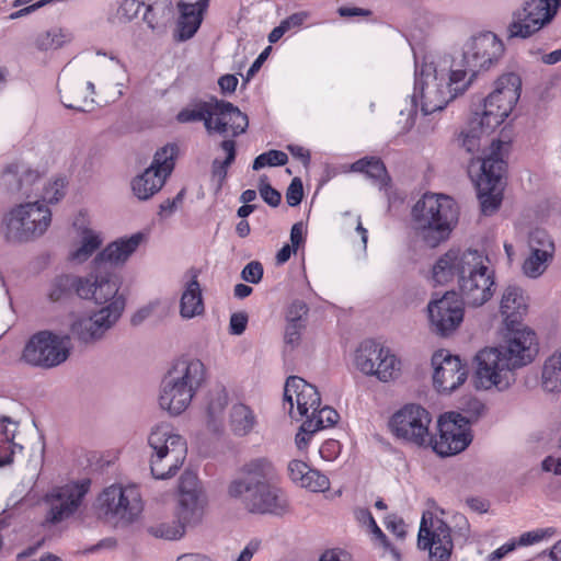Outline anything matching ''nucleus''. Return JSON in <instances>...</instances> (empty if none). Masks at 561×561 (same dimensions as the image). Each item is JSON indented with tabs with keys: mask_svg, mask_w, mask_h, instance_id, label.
<instances>
[{
	"mask_svg": "<svg viewBox=\"0 0 561 561\" xmlns=\"http://www.w3.org/2000/svg\"><path fill=\"white\" fill-rule=\"evenodd\" d=\"M527 308V300L520 287L508 285L504 288L500 301V312L504 318L505 325H519Z\"/></svg>",
	"mask_w": 561,
	"mask_h": 561,
	"instance_id": "27",
	"label": "nucleus"
},
{
	"mask_svg": "<svg viewBox=\"0 0 561 561\" xmlns=\"http://www.w3.org/2000/svg\"><path fill=\"white\" fill-rule=\"evenodd\" d=\"M50 221L51 213L41 201L21 204L3 218L5 239L22 242L42 236Z\"/></svg>",
	"mask_w": 561,
	"mask_h": 561,
	"instance_id": "9",
	"label": "nucleus"
},
{
	"mask_svg": "<svg viewBox=\"0 0 561 561\" xmlns=\"http://www.w3.org/2000/svg\"><path fill=\"white\" fill-rule=\"evenodd\" d=\"M354 364L360 373L375 376L381 382L396 379L401 369L400 359L389 348L374 340H365L359 344Z\"/></svg>",
	"mask_w": 561,
	"mask_h": 561,
	"instance_id": "12",
	"label": "nucleus"
},
{
	"mask_svg": "<svg viewBox=\"0 0 561 561\" xmlns=\"http://www.w3.org/2000/svg\"><path fill=\"white\" fill-rule=\"evenodd\" d=\"M304 197V186L299 178H294L286 191L287 204L291 207L298 206Z\"/></svg>",
	"mask_w": 561,
	"mask_h": 561,
	"instance_id": "57",
	"label": "nucleus"
},
{
	"mask_svg": "<svg viewBox=\"0 0 561 561\" xmlns=\"http://www.w3.org/2000/svg\"><path fill=\"white\" fill-rule=\"evenodd\" d=\"M144 233L137 232L129 238H121L110 243L93 260L90 275L79 285L78 296L83 299H93L99 305H112L121 299L125 306V298L118 294L119 277L116 272L137 250L144 240Z\"/></svg>",
	"mask_w": 561,
	"mask_h": 561,
	"instance_id": "4",
	"label": "nucleus"
},
{
	"mask_svg": "<svg viewBox=\"0 0 561 561\" xmlns=\"http://www.w3.org/2000/svg\"><path fill=\"white\" fill-rule=\"evenodd\" d=\"M214 99L215 98H211L209 101H198L182 108L176 115L178 122L184 124L202 121L206 127V121L213 118Z\"/></svg>",
	"mask_w": 561,
	"mask_h": 561,
	"instance_id": "40",
	"label": "nucleus"
},
{
	"mask_svg": "<svg viewBox=\"0 0 561 561\" xmlns=\"http://www.w3.org/2000/svg\"><path fill=\"white\" fill-rule=\"evenodd\" d=\"M433 529L426 527L425 518H422L419 530L417 547L430 551L431 561H447L453 552L454 542L450 527L442 519L433 523Z\"/></svg>",
	"mask_w": 561,
	"mask_h": 561,
	"instance_id": "22",
	"label": "nucleus"
},
{
	"mask_svg": "<svg viewBox=\"0 0 561 561\" xmlns=\"http://www.w3.org/2000/svg\"><path fill=\"white\" fill-rule=\"evenodd\" d=\"M556 534V529L552 527L540 528L531 531L524 533L518 540V545L520 546H529L536 542L541 541L547 537H552Z\"/></svg>",
	"mask_w": 561,
	"mask_h": 561,
	"instance_id": "55",
	"label": "nucleus"
},
{
	"mask_svg": "<svg viewBox=\"0 0 561 561\" xmlns=\"http://www.w3.org/2000/svg\"><path fill=\"white\" fill-rule=\"evenodd\" d=\"M263 277V265L259 261L248 263L242 272L241 278L248 283L257 284Z\"/></svg>",
	"mask_w": 561,
	"mask_h": 561,
	"instance_id": "58",
	"label": "nucleus"
},
{
	"mask_svg": "<svg viewBox=\"0 0 561 561\" xmlns=\"http://www.w3.org/2000/svg\"><path fill=\"white\" fill-rule=\"evenodd\" d=\"M71 39V34L62 28H51L38 34L35 46L39 50L58 49Z\"/></svg>",
	"mask_w": 561,
	"mask_h": 561,
	"instance_id": "43",
	"label": "nucleus"
},
{
	"mask_svg": "<svg viewBox=\"0 0 561 561\" xmlns=\"http://www.w3.org/2000/svg\"><path fill=\"white\" fill-rule=\"evenodd\" d=\"M542 385L548 391L561 389V352L551 355L542 369Z\"/></svg>",
	"mask_w": 561,
	"mask_h": 561,
	"instance_id": "41",
	"label": "nucleus"
},
{
	"mask_svg": "<svg viewBox=\"0 0 561 561\" xmlns=\"http://www.w3.org/2000/svg\"><path fill=\"white\" fill-rule=\"evenodd\" d=\"M354 172L365 173L374 184L383 187L389 182V176L383 162L378 158H363L352 164Z\"/></svg>",
	"mask_w": 561,
	"mask_h": 561,
	"instance_id": "34",
	"label": "nucleus"
},
{
	"mask_svg": "<svg viewBox=\"0 0 561 561\" xmlns=\"http://www.w3.org/2000/svg\"><path fill=\"white\" fill-rule=\"evenodd\" d=\"M339 413L331 407L317 408L314 414L310 413L301 424V430L309 432H318L320 430L331 427L339 421Z\"/></svg>",
	"mask_w": 561,
	"mask_h": 561,
	"instance_id": "39",
	"label": "nucleus"
},
{
	"mask_svg": "<svg viewBox=\"0 0 561 561\" xmlns=\"http://www.w3.org/2000/svg\"><path fill=\"white\" fill-rule=\"evenodd\" d=\"M228 403V394L225 389H218L210 393V400L207 407L209 421L215 422L222 413Z\"/></svg>",
	"mask_w": 561,
	"mask_h": 561,
	"instance_id": "50",
	"label": "nucleus"
},
{
	"mask_svg": "<svg viewBox=\"0 0 561 561\" xmlns=\"http://www.w3.org/2000/svg\"><path fill=\"white\" fill-rule=\"evenodd\" d=\"M102 245L99 232L90 229H80V245L70 254V260L78 263L85 262Z\"/></svg>",
	"mask_w": 561,
	"mask_h": 561,
	"instance_id": "35",
	"label": "nucleus"
},
{
	"mask_svg": "<svg viewBox=\"0 0 561 561\" xmlns=\"http://www.w3.org/2000/svg\"><path fill=\"white\" fill-rule=\"evenodd\" d=\"M124 312V305L116 299L112 305H106L94 311L89 317L76 320L71 324L72 334L84 344H92L102 340Z\"/></svg>",
	"mask_w": 561,
	"mask_h": 561,
	"instance_id": "17",
	"label": "nucleus"
},
{
	"mask_svg": "<svg viewBox=\"0 0 561 561\" xmlns=\"http://www.w3.org/2000/svg\"><path fill=\"white\" fill-rule=\"evenodd\" d=\"M310 468L301 460H291L288 465L289 477L294 482L300 483L308 474Z\"/></svg>",
	"mask_w": 561,
	"mask_h": 561,
	"instance_id": "62",
	"label": "nucleus"
},
{
	"mask_svg": "<svg viewBox=\"0 0 561 561\" xmlns=\"http://www.w3.org/2000/svg\"><path fill=\"white\" fill-rule=\"evenodd\" d=\"M504 53L503 43L491 32L473 36L466 45L461 67L449 72L438 70L432 62L415 70V90L423 100V111L428 114L442 111L462 94L480 70H488Z\"/></svg>",
	"mask_w": 561,
	"mask_h": 561,
	"instance_id": "1",
	"label": "nucleus"
},
{
	"mask_svg": "<svg viewBox=\"0 0 561 561\" xmlns=\"http://www.w3.org/2000/svg\"><path fill=\"white\" fill-rule=\"evenodd\" d=\"M248 324V316L243 312L233 313L230 317L229 332L234 335L242 334Z\"/></svg>",
	"mask_w": 561,
	"mask_h": 561,
	"instance_id": "63",
	"label": "nucleus"
},
{
	"mask_svg": "<svg viewBox=\"0 0 561 561\" xmlns=\"http://www.w3.org/2000/svg\"><path fill=\"white\" fill-rule=\"evenodd\" d=\"M179 492L180 499H184L186 495H191L192 497L204 496L197 476L191 471H185L181 476Z\"/></svg>",
	"mask_w": 561,
	"mask_h": 561,
	"instance_id": "49",
	"label": "nucleus"
},
{
	"mask_svg": "<svg viewBox=\"0 0 561 561\" xmlns=\"http://www.w3.org/2000/svg\"><path fill=\"white\" fill-rule=\"evenodd\" d=\"M259 192L261 194V197L267 205L272 207H277L280 204L282 195L277 190L270 185L266 175H262L260 178Z\"/></svg>",
	"mask_w": 561,
	"mask_h": 561,
	"instance_id": "53",
	"label": "nucleus"
},
{
	"mask_svg": "<svg viewBox=\"0 0 561 561\" xmlns=\"http://www.w3.org/2000/svg\"><path fill=\"white\" fill-rule=\"evenodd\" d=\"M82 84H72L66 88L61 94V102L67 108L88 112L87 105L93 103V99L89 100V95L84 93Z\"/></svg>",
	"mask_w": 561,
	"mask_h": 561,
	"instance_id": "42",
	"label": "nucleus"
},
{
	"mask_svg": "<svg viewBox=\"0 0 561 561\" xmlns=\"http://www.w3.org/2000/svg\"><path fill=\"white\" fill-rule=\"evenodd\" d=\"M208 0H198L195 3L180 2V19L178 22V41L184 42L192 38L201 26L203 13L208 8Z\"/></svg>",
	"mask_w": 561,
	"mask_h": 561,
	"instance_id": "28",
	"label": "nucleus"
},
{
	"mask_svg": "<svg viewBox=\"0 0 561 561\" xmlns=\"http://www.w3.org/2000/svg\"><path fill=\"white\" fill-rule=\"evenodd\" d=\"M301 486L312 492H323L330 488V481L325 474L310 468L308 474L301 482Z\"/></svg>",
	"mask_w": 561,
	"mask_h": 561,
	"instance_id": "51",
	"label": "nucleus"
},
{
	"mask_svg": "<svg viewBox=\"0 0 561 561\" xmlns=\"http://www.w3.org/2000/svg\"><path fill=\"white\" fill-rule=\"evenodd\" d=\"M148 444L152 449L150 457L152 476L162 480L173 477L187 455L185 438L175 433L170 424L162 423L151 430Z\"/></svg>",
	"mask_w": 561,
	"mask_h": 561,
	"instance_id": "7",
	"label": "nucleus"
},
{
	"mask_svg": "<svg viewBox=\"0 0 561 561\" xmlns=\"http://www.w3.org/2000/svg\"><path fill=\"white\" fill-rule=\"evenodd\" d=\"M70 348L69 335L44 330L30 337L24 346L22 358L35 367L54 368L68 359Z\"/></svg>",
	"mask_w": 561,
	"mask_h": 561,
	"instance_id": "10",
	"label": "nucleus"
},
{
	"mask_svg": "<svg viewBox=\"0 0 561 561\" xmlns=\"http://www.w3.org/2000/svg\"><path fill=\"white\" fill-rule=\"evenodd\" d=\"M83 283L82 277L72 275H60L54 278L48 290L49 300L56 302L66 299L76 293L78 295L79 285Z\"/></svg>",
	"mask_w": 561,
	"mask_h": 561,
	"instance_id": "37",
	"label": "nucleus"
},
{
	"mask_svg": "<svg viewBox=\"0 0 561 561\" xmlns=\"http://www.w3.org/2000/svg\"><path fill=\"white\" fill-rule=\"evenodd\" d=\"M89 488L90 480L71 482L54 488L45 496V502L49 505L46 520L57 524L72 516L82 504Z\"/></svg>",
	"mask_w": 561,
	"mask_h": 561,
	"instance_id": "18",
	"label": "nucleus"
},
{
	"mask_svg": "<svg viewBox=\"0 0 561 561\" xmlns=\"http://www.w3.org/2000/svg\"><path fill=\"white\" fill-rule=\"evenodd\" d=\"M147 0H124L119 7V12L127 21H131L139 16L141 10L145 9Z\"/></svg>",
	"mask_w": 561,
	"mask_h": 561,
	"instance_id": "56",
	"label": "nucleus"
},
{
	"mask_svg": "<svg viewBox=\"0 0 561 561\" xmlns=\"http://www.w3.org/2000/svg\"><path fill=\"white\" fill-rule=\"evenodd\" d=\"M515 106V94L506 91L502 104L493 103L485 98L483 103L472 113L471 117L484 127V130L493 133L511 114Z\"/></svg>",
	"mask_w": 561,
	"mask_h": 561,
	"instance_id": "25",
	"label": "nucleus"
},
{
	"mask_svg": "<svg viewBox=\"0 0 561 561\" xmlns=\"http://www.w3.org/2000/svg\"><path fill=\"white\" fill-rule=\"evenodd\" d=\"M274 473L268 459H252L230 482L228 494L251 514L282 516L288 512L289 504L285 493L271 482Z\"/></svg>",
	"mask_w": 561,
	"mask_h": 561,
	"instance_id": "3",
	"label": "nucleus"
},
{
	"mask_svg": "<svg viewBox=\"0 0 561 561\" xmlns=\"http://www.w3.org/2000/svg\"><path fill=\"white\" fill-rule=\"evenodd\" d=\"M204 312V302L202 290L194 274L192 279L186 284L180 301V314L184 319H192Z\"/></svg>",
	"mask_w": 561,
	"mask_h": 561,
	"instance_id": "31",
	"label": "nucleus"
},
{
	"mask_svg": "<svg viewBox=\"0 0 561 561\" xmlns=\"http://www.w3.org/2000/svg\"><path fill=\"white\" fill-rule=\"evenodd\" d=\"M309 308L302 300H294L286 312V320L288 323H305Z\"/></svg>",
	"mask_w": 561,
	"mask_h": 561,
	"instance_id": "54",
	"label": "nucleus"
},
{
	"mask_svg": "<svg viewBox=\"0 0 561 561\" xmlns=\"http://www.w3.org/2000/svg\"><path fill=\"white\" fill-rule=\"evenodd\" d=\"M142 510L141 494L136 485L112 484L105 488L95 501L98 517L114 527L133 524Z\"/></svg>",
	"mask_w": 561,
	"mask_h": 561,
	"instance_id": "8",
	"label": "nucleus"
},
{
	"mask_svg": "<svg viewBox=\"0 0 561 561\" xmlns=\"http://www.w3.org/2000/svg\"><path fill=\"white\" fill-rule=\"evenodd\" d=\"M176 154L178 147L173 144L165 145L154 153L150 167L131 182L133 192L138 199L147 201L162 188L174 169Z\"/></svg>",
	"mask_w": 561,
	"mask_h": 561,
	"instance_id": "14",
	"label": "nucleus"
},
{
	"mask_svg": "<svg viewBox=\"0 0 561 561\" xmlns=\"http://www.w3.org/2000/svg\"><path fill=\"white\" fill-rule=\"evenodd\" d=\"M173 19L171 0H147L142 12V21L158 34L165 32L168 24Z\"/></svg>",
	"mask_w": 561,
	"mask_h": 561,
	"instance_id": "30",
	"label": "nucleus"
},
{
	"mask_svg": "<svg viewBox=\"0 0 561 561\" xmlns=\"http://www.w3.org/2000/svg\"><path fill=\"white\" fill-rule=\"evenodd\" d=\"M561 8V0H524L507 25L508 38H528L549 25Z\"/></svg>",
	"mask_w": 561,
	"mask_h": 561,
	"instance_id": "11",
	"label": "nucleus"
},
{
	"mask_svg": "<svg viewBox=\"0 0 561 561\" xmlns=\"http://www.w3.org/2000/svg\"><path fill=\"white\" fill-rule=\"evenodd\" d=\"M206 381V367L196 358H181L164 375L159 405L172 416L181 415Z\"/></svg>",
	"mask_w": 561,
	"mask_h": 561,
	"instance_id": "5",
	"label": "nucleus"
},
{
	"mask_svg": "<svg viewBox=\"0 0 561 561\" xmlns=\"http://www.w3.org/2000/svg\"><path fill=\"white\" fill-rule=\"evenodd\" d=\"M205 504V495L197 497L186 495L184 499H179L176 519L184 526L185 529L187 527L197 526L203 519Z\"/></svg>",
	"mask_w": 561,
	"mask_h": 561,
	"instance_id": "33",
	"label": "nucleus"
},
{
	"mask_svg": "<svg viewBox=\"0 0 561 561\" xmlns=\"http://www.w3.org/2000/svg\"><path fill=\"white\" fill-rule=\"evenodd\" d=\"M490 134H492L490 130H484V127L478 121L470 117L458 140L467 152L476 153L480 150L482 138Z\"/></svg>",
	"mask_w": 561,
	"mask_h": 561,
	"instance_id": "36",
	"label": "nucleus"
},
{
	"mask_svg": "<svg viewBox=\"0 0 561 561\" xmlns=\"http://www.w3.org/2000/svg\"><path fill=\"white\" fill-rule=\"evenodd\" d=\"M505 327L507 332L504 344L497 348H501L503 356L508 359V363L515 369L530 364L538 353L536 333L529 328L522 325V323L519 325Z\"/></svg>",
	"mask_w": 561,
	"mask_h": 561,
	"instance_id": "19",
	"label": "nucleus"
},
{
	"mask_svg": "<svg viewBox=\"0 0 561 561\" xmlns=\"http://www.w3.org/2000/svg\"><path fill=\"white\" fill-rule=\"evenodd\" d=\"M371 528V533L374 534L375 538L379 541V543L385 548V550H388L393 559L396 561H400V553L399 551L390 543L387 536L382 533V530L378 527L375 519H371V523L369 524Z\"/></svg>",
	"mask_w": 561,
	"mask_h": 561,
	"instance_id": "60",
	"label": "nucleus"
},
{
	"mask_svg": "<svg viewBox=\"0 0 561 561\" xmlns=\"http://www.w3.org/2000/svg\"><path fill=\"white\" fill-rule=\"evenodd\" d=\"M257 425L254 411L244 403H236L229 413V426L231 432L239 437L249 435Z\"/></svg>",
	"mask_w": 561,
	"mask_h": 561,
	"instance_id": "32",
	"label": "nucleus"
},
{
	"mask_svg": "<svg viewBox=\"0 0 561 561\" xmlns=\"http://www.w3.org/2000/svg\"><path fill=\"white\" fill-rule=\"evenodd\" d=\"M150 535L156 538H162L167 540H178L181 539L186 529L184 526L176 519L172 522L160 523L148 528Z\"/></svg>",
	"mask_w": 561,
	"mask_h": 561,
	"instance_id": "44",
	"label": "nucleus"
},
{
	"mask_svg": "<svg viewBox=\"0 0 561 561\" xmlns=\"http://www.w3.org/2000/svg\"><path fill=\"white\" fill-rule=\"evenodd\" d=\"M185 195V190L182 188L175 197L172 199L168 198L163 203L160 204V214H164L165 216H170L173 214L176 208L183 203Z\"/></svg>",
	"mask_w": 561,
	"mask_h": 561,
	"instance_id": "64",
	"label": "nucleus"
},
{
	"mask_svg": "<svg viewBox=\"0 0 561 561\" xmlns=\"http://www.w3.org/2000/svg\"><path fill=\"white\" fill-rule=\"evenodd\" d=\"M439 435L433 437L434 451L448 457L463 451L472 442L470 420L458 412L442 415L437 423Z\"/></svg>",
	"mask_w": 561,
	"mask_h": 561,
	"instance_id": "15",
	"label": "nucleus"
},
{
	"mask_svg": "<svg viewBox=\"0 0 561 561\" xmlns=\"http://www.w3.org/2000/svg\"><path fill=\"white\" fill-rule=\"evenodd\" d=\"M288 161V157L284 151L280 150H268L259 154L252 164L254 171L261 170L265 167H278L285 165Z\"/></svg>",
	"mask_w": 561,
	"mask_h": 561,
	"instance_id": "48",
	"label": "nucleus"
},
{
	"mask_svg": "<svg viewBox=\"0 0 561 561\" xmlns=\"http://www.w3.org/2000/svg\"><path fill=\"white\" fill-rule=\"evenodd\" d=\"M213 108V118L206 121V131L209 135L238 137L247 131L248 115L232 103L215 98Z\"/></svg>",
	"mask_w": 561,
	"mask_h": 561,
	"instance_id": "21",
	"label": "nucleus"
},
{
	"mask_svg": "<svg viewBox=\"0 0 561 561\" xmlns=\"http://www.w3.org/2000/svg\"><path fill=\"white\" fill-rule=\"evenodd\" d=\"M458 215L451 197L427 193L412 208V228L426 245L435 248L449 238Z\"/></svg>",
	"mask_w": 561,
	"mask_h": 561,
	"instance_id": "6",
	"label": "nucleus"
},
{
	"mask_svg": "<svg viewBox=\"0 0 561 561\" xmlns=\"http://www.w3.org/2000/svg\"><path fill=\"white\" fill-rule=\"evenodd\" d=\"M477 369L474 375V386L477 389L506 390L514 381L513 370L515 369L503 356L501 348L488 347L481 350L477 356Z\"/></svg>",
	"mask_w": 561,
	"mask_h": 561,
	"instance_id": "13",
	"label": "nucleus"
},
{
	"mask_svg": "<svg viewBox=\"0 0 561 561\" xmlns=\"http://www.w3.org/2000/svg\"><path fill=\"white\" fill-rule=\"evenodd\" d=\"M488 263V256L478 250L451 249L436 261L433 279L437 284H446L456 277L462 305L481 307L496 289L495 274Z\"/></svg>",
	"mask_w": 561,
	"mask_h": 561,
	"instance_id": "2",
	"label": "nucleus"
},
{
	"mask_svg": "<svg viewBox=\"0 0 561 561\" xmlns=\"http://www.w3.org/2000/svg\"><path fill=\"white\" fill-rule=\"evenodd\" d=\"M431 422L427 410L417 404H408L392 415L389 426L400 439L417 446H430L433 442L428 431Z\"/></svg>",
	"mask_w": 561,
	"mask_h": 561,
	"instance_id": "16",
	"label": "nucleus"
},
{
	"mask_svg": "<svg viewBox=\"0 0 561 561\" xmlns=\"http://www.w3.org/2000/svg\"><path fill=\"white\" fill-rule=\"evenodd\" d=\"M386 528L396 535L399 539H404L405 537V523L401 517L396 514H390L385 518Z\"/></svg>",
	"mask_w": 561,
	"mask_h": 561,
	"instance_id": "61",
	"label": "nucleus"
},
{
	"mask_svg": "<svg viewBox=\"0 0 561 561\" xmlns=\"http://www.w3.org/2000/svg\"><path fill=\"white\" fill-rule=\"evenodd\" d=\"M432 364L434 366L433 383L440 393H451L467 380V366L458 356L435 353Z\"/></svg>",
	"mask_w": 561,
	"mask_h": 561,
	"instance_id": "23",
	"label": "nucleus"
},
{
	"mask_svg": "<svg viewBox=\"0 0 561 561\" xmlns=\"http://www.w3.org/2000/svg\"><path fill=\"white\" fill-rule=\"evenodd\" d=\"M39 173L23 164H10L1 175V184L11 193H20L26 198L38 190Z\"/></svg>",
	"mask_w": 561,
	"mask_h": 561,
	"instance_id": "26",
	"label": "nucleus"
},
{
	"mask_svg": "<svg viewBox=\"0 0 561 561\" xmlns=\"http://www.w3.org/2000/svg\"><path fill=\"white\" fill-rule=\"evenodd\" d=\"M492 190H478L481 210L484 215L489 216L495 213L502 202L503 186H492Z\"/></svg>",
	"mask_w": 561,
	"mask_h": 561,
	"instance_id": "47",
	"label": "nucleus"
},
{
	"mask_svg": "<svg viewBox=\"0 0 561 561\" xmlns=\"http://www.w3.org/2000/svg\"><path fill=\"white\" fill-rule=\"evenodd\" d=\"M431 329L440 336L455 332L463 320V305L456 291H447L427 306Z\"/></svg>",
	"mask_w": 561,
	"mask_h": 561,
	"instance_id": "20",
	"label": "nucleus"
},
{
	"mask_svg": "<svg viewBox=\"0 0 561 561\" xmlns=\"http://www.w3.org/2000/svg\"><path fill=\"white\" fill-rule=\"evenodd\" d=\"M494 141L492 147H494ZM501 144H496V148H492L489 156L481 159V174L477 181L478 190H492L493 185L503 186V174L505 172L506 162L501 158Z\"/></svg>",
	"mask_w": 561,
	"mask_h": 561,
	"instance_id": "29",
	"label": "nucleus"
},
{
	"mask_svg": "<svg viewBox=\"0 0 561 561\" xmlns=\"http://www.w3.org/2000/svg\"><path fill=\"white\" fill-rule=\"evenodd\" d=\"M528 245L530 251L536 252L540 255L554 254V243L550 238L549 233L540 228H536L529 233Z\"/></svg>",
	"mask_w": 561,
	"mask_h": 561,
	"instance_id": "46",
	"label": "nucleus"
},
{
	"mask_svg": "<svg viewBox=\"0 0 561 561\" xmlns=\"http://www.w3.org/2000/svg\"><path fill=\"white\" fill-rule=\"evenodd\" d=\"M284 400L289 404V413L294 415V402L297 405L299 416L307 417L310 413L314 414L320 407L321 397L318 389L298 376L287 378L284 387Z\"/></svg>",
	"mask_w": 561,
	"mask_h": 561,
	"instance_id": "24",
	"label": "nucleus"
},
{
	"mask_svg": "<svg viewBox=\"0 0 561 561\" xmlns=\"http://www.w3.org/2000/svg\"><path fill=\"white\" fill-rule=\"evenodd\" d=\"M522 80L519 76L514 72L502 75L495 82L493 91L486 96L493 103L502 104V99L506 91L515 94V104L520 96Z\"/></svg>",
	"mask_w": 561,
	"mask_h": 561,
	"instance_id": "38",
	"label": "nucleus"
},
{
	"mask_svg": "<svg viewBox=\"0 0 561 561\" xmlns=\"http://www.w3.org/2000/svg\"><path fill=\"white\" fill-rule=\"evenodd\" d=\"M553 259V254L540 255L538 250L536 252L530 251L529 256L523 264V271L525 275L531 278L540 276L548 267L549 262Z\"/></svg>",
	"mask_w": 561,
	"mask_h": 561,
	"instance_id": "45",
	"label": "nucleus"
},
{
	"mask_svg": "<svg viewBox=\"0 0 561 561\" xmlns=\"http://www.w3.org/2000/svg\"><path fill=\"white\" fill-rule=\"evenodd\" d=\"M66 181L65 179H56L44 187L42 194V204H54L59 202L65 195Z\"/></svg>",
	"mask_w": 561,
	"mask_h": 561,
	"instance_id": "52",
	"label": "nucleus"
},
{
	"mask_svg": "<svg viewBox=\"0 0 561 561\" xmlns=\"http://www.w3.org/2000/svg\"><path fill=\"white\" fill-rule=\"evenodd\" d=\"M305 323H288L286 324L284 341L285 345L295 348L300 343L301 332Z\"/></svg>",
	"mask_w": 561,
	"mask_h": 561,
	"instance_id": "59",
	"label": "nucleus"
}]
</instances>
